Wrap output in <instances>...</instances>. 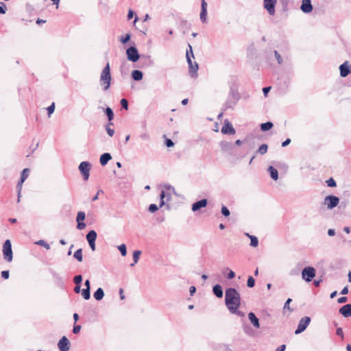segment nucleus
Returning <instances> with one entry per match:
<instances>
[{"instance_id":"1","label":"nucleus","mask_w":351,"mask_h":351,"mask_svg":"<svg viewBox=\"0 0 351 351\" xmlns=\"http://www.w3.org/2000/svg\"><path fill=\"white\" fill-rule=\"evenodd\" d=\"M225 303L229 311L238 308L241 305V297L239 293L234 288H228L225 292Z\"/></svg>"},{"instance_id":"2","label":"nucleus","mask_w":351,"mask_h":351,"mask_svg":"<svg viewBox=\"0 0 351 351\" xmlns=\"http://www.w3.org/2000/svg\"><path fill=\"white\" fill-rule=\"evenodd\" d=\"M111 74L110 64L108 62L106 66L103 69L100 75V84L103 86L104 90H107L111 82Z\"/></svg>"},{"instance_id":"3","label":"nucleus","mask_w":351,"mask_h":351,"mask_svg":"<svg viewBox=\"0 0 351 351\" xmlns=\"http://www.w3.org/2000/svg\"><path fill=\"white\" fill-rule=\"evenodd\" d=\"M189 51H186V60L189 64V73L192 77L197 76V70H198V64L197 62H194L193 64L191 57L194 58V55L192 50V47L189 45Z\"/></svg>"},{"instance_id":"4","label":"nucleus","mask_w":351,"mask_h":351,"mask_svg":"<svg viewBox=\"0 0 351 351\" xmlns=\"http://www.w3.org/2000/svg\"><path fill=\"white\" fill-rule=\"evenodd\" d=\"M2 252L5 261L10 263L13 260V252L12 243L10 239H7L3 244Z\"/></svg>"},{"instance_id":"5","label":"nucleus","mask_w":351,"mask_h":351,"mask_svg":"<svg viewBox=\"0 0 351 351\" xmlns=\"http://www.w3.org/2000/svg\"><path fill=\"white\" fill-rule=\"evenodd\" d=\"M316 271L313 267H305L302 271V277L306 282H311L315 276Z\"/></svg>"},{"instance_id":"6","label":"nucleus","mask_w":351,"mask_h":351,"mask_svg":"<svg viewBox=\"0 0 351 351\" xmlns=\"http://www.w3.org/2000/svg\"><path fill=\"white\" fill-rule=\"evenodd\" d=\"M79 171L82 175L84 180H88L90 176V170L91 168V164L87 161L82 162L79 165Z\"/></svg>"},{"instance_id":"7","label":"nucleus","mask_w":351,"mask_h":351,"mask_svg":"<svg viewBox=\"0 0 351 351\" xmlns=\"http://www.w3.org/2000/svg\"><path fill=\"white\" fill-rule=\"evenodd\" d=\"M339 202V198L335 195H328L324 198V204L328 210H332L336 207Z\"/></svg>"},{"instance_id":"8","label":"nucleus","mask_w":351,"mask_h":351,"mask_svg":"<svg viewBox=\"0 0 351 351\" xmlns=\"http://www.w3.org/2000/svg\"><path fill=\"white\" fill-rule=\"evenodd\" d=\"M127 58L132 62H137L140 58V55L135 46H131L126 49Z\"/></svg>"},{"instance_id":"9","label":"nucleus","mask_w":351,"mask_h":351,"mask_svg":"<svg viewBox=\"0 0 351 351\" xmlns=\"http://www.w3.org/2000/svg\"><path fill=\"white\" fill-rule=\"evenodd\" d=\"M310 322H311V317H307V316L302 317L299 322L298 328L295 331V334L298 335V334L302 332L303 331H304L306 330V328L308 327V326L309 325Z\"/></svg>"},{"instance_id":"10","label":"nucleus","mask_w":351,"mask_h":351,"mask_svg":"<svg viewBox=\"0 0 351 351\" xmlns=\"http://www.w3.org/2000/svg\"><path fill=\"white\" fill-rule=\"evenodd\" d=\"M139 59L141 68H148L152 66L154 64L152 57L149 55H142Z\"/></svg>"},{"instance_id":"11","label":"nucleus","mask_w":351,"mask_h":351,"mask_svg":"<svg viewBox=\"0 0 351 351\" xmlns=\"http://www.w3.org/2000/svg\"><path fill=\"white\" fill-rule=\"evenodd\" d=\"M97 236V232L95 230H90L86 234V240L93 251L95 250V240Z\"/></svg>"},{"instance_id":"12","label":"nucleus","mask_w":351,"mask_h":351,"mask_svg":"<svg viewBox=\"0 0 351 351\" xmlns=\"http://www.w3.org/2000/svg\"><path fill=\"white\" fill-rule=\"evenodd\" d=\"M276 3L277 0H264V8L270 15L275 14V5Z\"/></svg>"},{"instance_id":"13","label":"nucleus","mask_w":351,"mask_h":351,"mask_svg":"<svg viewBox=\"0 0 351 351\" xmlns=\"http://www.w3.org/2000/svg\"><path fill=\"white\" fill-rule=\"evenodd\" d=\"M60 351H69L70 349V342L69 339L63 336L58 343Z\"/></svg>"},{"instance_id":"14","label":"nucleus","mask_w":351,"mask_h":351,"mask_svg":"<svg viewBox=\"0 0 351 351\" xmlns=\"http://www.w3.org/2000/svg\"><path fill=\"white\" fill-rule=\"evenodd\" d=\"M221 132L223 134H234L236 131L234 128H233L232 123L226 120L225 121V123L223 126L221 128Z\"/></svg>"},{"instance_id":"15","label":"nucleus","mask_w":351,"mask_h":351,"mask_svg":"<svg viewBox=\"0 0 351 351\" xmlns=\"http://www.w3.org/2000/svg\"><path fill=\"white\" fill-rule=\"evenodd\" d=\"M230 95L232 97L234 101L232 102V104H231V103H229V101H228L226 103L227 108H232L233 106H234L237 104V102L239 101V99L240 98L239 93L237 90H233L232 88H231Z\"/></svg>"},{"instance_id":"16","label":"nucleus","mask_w":351,"mask_h":351,"mask_svg":"<svg viewBox=\"0 0 351 351\" xmlns=\"http://www.w3.org/2000/svg\"><path fill=\"white\" fill-rule=\"evenodd\" d=\"M350 69L351 66L348 64V62H345L339 66L340 75L343 77L348 76L351 71Z\"/></svg>"},{"instance_id":"17","label":"nucleus","mask_w":351,"mask_h":351,"mask_svg":"<svg viewBox=\"0 0 351 351\" xmlns=\"http://www.w3.org/2000/svg\"><path fill=\"white\" fill-rule=\"evenodd\" d=\"M301 10L304 13H309L313 10V5L311 0H302V5L300 6Z\"/></svg>"},{"instance_id":"18","label":"nucleus","mask_w":351,"mask_h":351,"mask_svg":"<svg viewBox=\"0 0 351 351\" xmlns=\"http://www.w3.org/2000/svg\"><path fill=\"white\" fill-rule=\"evenodd\" d=\"M206 15H207V3L205 0H202L200 20L202 23L206 22Z\"/></svg>"},{"instance_id":"19","label":"nucleus","mask_w":351,"mask_h":351,"mask_svg":"<svg viewBox=\"0 0 351 351\" xmlns=\"http://www.w3.org/2000/svg\"><path fill=\"white\" fill-rule=\"evenodd\" d=\"M208 201L206 199H202L199 201H197L193 204L192 205V210L193 211H197L199 209L204 208L207 206Z\"/></svg>"},{"instance_id":"20","label":"nucleus","mask_w":351,"mask_h":351,"mask_svg":"<svg viewBox=\"0 0 351 351\" xmlns=\"http://www.w3.org/2000/svg\"><path fill=\"white\" fill-rule=\"evenodd\" d=\"M339 312L345 317H351V304H347L341 306L339 308Z\"/></svg>"},{"instance_id":"21","label":"nucleus","mask_w":351,"mask_h":351,"mask_svg":"<svg viewBox=\"0 0 351 351\" xmlns=\"http://www.w3.org/2000/svg\"><path fill=\"white\" fill-rule=\"evenodd\" d=\"M248 318L252 324L253 325V326L256 329H258L260 328L259 319L257 318V317L254 313L250 312L248 314Z\"/></svg>"},{"instance_id":"22","label":"nucleus","mask_w":351,"mask_h":351,"mask_svg":"<svg viewBox=\"0 0 351 351\" xmlns=\"http://www.w3.org/2000/svg\"><path fill=\"white\" fill-rule=\"evenodd\" d=\"M171 199V194L165 193L164 191H162L160 194V207L165 205V201L169 202Z\"/></svg>"},{"instance_id":"23","label":"nucleus","mask_w":351,"mask_h":351,"mask_svg":"<svg viewBox=\"0 0 351 351\" xmlns=\"http://www.w3.org/2000/svg\"><path fill=\"white\" fill-rule=\"evenodd\" d=\"M111 158H112V156H111L110 154L104 153V154H101L100 156V159H99L100 164L102 166H104L108 162L109 160H111Z\"/></svg>"},{"instance_id":"24","label":"nucleus","mask_w":351,"mask_h":351,"mask_svg":"<svg viewBox=\"0 0 351 351\" xmlns=\"http://www.w3.org/2000/svg\"><path fill=\"white\" fill-rule=\"evenodd\" d=\"M213 292L215 295L219 298H221L223 296V289L220 285H215L213 287Z\"/></svg>"},{"instance_id":"25","label":"nucleus","mask_w":351,"mask_h":351,"mask_svg":"<svg viewBox=\"0 0 351 351\" xmlns=\"http://www.w3.org/2000/svg\"><path fill=\"white\" fill-rule=\"evenodd\" d=\"M104 112L108 117V125H113V123L112 122V119H114V112L112 110L110 107H107Z\"/></svg>"},{"instance_id":"26","label":"nucleus","mask_w":351,"mask_h":351,"mask_svg":"<svg viewBox=\"0 0 351 351\" xmlns=\"http://www.w3.org/2000/svg\"><path fill=\"white\" fill-rule=\"evenodd\" d=\"M267 171L273 180H277L278 179V172L276 168H274L272 166H270L268 167Z\"/></svg>"},{"instance_id":"27","label":"nucleus","mask_w":351,"mask_h":351,"mask_svg":"<svg viewBox=\"0 0 351 351\" xmlns=\"http://www.w3.org/2000/svg\"><path fill=\"white\" fill-rule=\"evenodd\" d=\"M143 74L139 70H134L132 72V77L135 81H140L143 79Z\"/></svg>"},{"instance_id":"28","label":"nucleus","mask_w":351,"mask_h":351,"mask_svg":"<svg viewBox=\"0 0 351 351\" xmlns=\"http://www.w3.org/2000/svg\"><path fill=\"white\" fill-rule=\"evenodd\" d=\"M93 296L96 300H101L104 296V291L101 288H98L94 293Z\"/></svg>"},{"instance_id":"29","label":"nucleus","mask_w":351,"mask_h":351,"mask_svg":"<svg viewBox=\"0 0 351 351\" xmlns=\"http://www.w3.org/2000/svg\"><path fill=\"white\" fill-rule=\"evenodd\" d=\"M220 146L221 149L225 152H228L232 148V144L228 141L221 142Z\"/></svg>"},{"instance_id":"30","label":"nucleus","mask_w":351,"mask_h":351,"mask_svg":"<svg viewBox=\"0 0 351 351\" xmlns=\"http://www.w3.org/2000/svg\"><path fill=\"white\" fill-rule=\"evenodd\" d=\"M141 254V252L140 250H135L133 252L132 256H133L134 263L130 264L131 267H133L136 263H138Z\"/></svg>"},{"instance_id":"31","label":"nucleus","mask_w":351,"mask_h":351,"mask_svg":"<svg viewBox=\"0 0 351 351\" xmlns=\"http://www.w3.org/2000/svg\"><path fill=\"white\" fill-rule=\"evenodd\" d=\"M273 123L270 121H267L266 123H263L261 124V129L262 131H267L272 128Z\"/></svg>"},{"instance_id":"32","label":"nucleus","mask_w":351,"mask_h":351,"mask_svg":"<svg viewBox=\"0 0 351 351\" xmlns=\"http://www.w3.org/2000/svg\"><path fill=\"white\" fill-rule=\"evenodd\" d=\"M73 256L75 258H76L78 261L82 262L83 259L82 256V250L78 249L74 252Z\"/></svg>"},{"instance_id":"33","label":"nucleus","mask_w":351,"mask_h":351,"mask_svg":"<svg viewBox=\"0 0 351 351\" xmlns=\"http://www.w3.org/2000/svg\"><path fill=\"white\" fill-rule=\"evenodd\" d=\"M35 244L40 245V246H43L47 250L50 249V245L45 241H44L43 239L36 241Z\"/></svg>"},{"instance_id":"34","label":"nucleus","mask_w":351,"mask_h":351,"mask_svg":"<svg viewBox=\"0 0 351 351\" xmlns=\"http://www.w3.org/2000/svg\"><path fill=\"white\" fill-rule=\"evenodd\" d=\"M82 295L85 300H88L90 298V292L88 289H83L82 291Z\"/></svg>"},{"instance_id":"35","label":"nucleus","mask_w":351,"mask_h":351,"mask_svg":"<svg viewBox=\"0 0 351 351\" xmlns=\"http://www.w3.org/2000/svg\"><path fill=\"white\" fill-rule=\"evenodd\" d=\"M250 238V245L252 247H256L258 244V240L255 236H250L248 234H247Z\"/></svg>"},{"instance_id":"36","label":"nucleus","mask_w":351,"mask_h":351,"mask_svg":"<svg viewBox=\"0 0 351 351\" xmlns=\"http://www.w3.org/2000/svg\"><path fill=\"white\" fill-rule=\"evenodd\" d=\"M29 170L27 168H25L23 170L21 176V180L22 182H25L27 178L29 176Z\"/></svg>"},{"instance_id":"37","label":"nucleus","mask_w":351,"mask_h":351,"mask_svg":"<svg viewBox=\"0 0 351 351\" xmlns=\"http://www.w3.org/2000/svg\"><path fill=\"white\" fill-rule=\"evenodd\" d=\"M267 148H268V146L266 144H263L262 145L260 146V147L258 148L257 152L259 153L261 155H263L265 154V153H267Z\"/></svg>"},{"instance_id":"38","label":"nucleus","mask_w":351,"mask_h":351,"mask_svg":"<svg viewBox=\"0 0 351 351\" xmlns=\"http://www.w3.org/2000/svg\"><path fill=\"white\" fill-rule=\"evenodd\" d=\"M118 249L120 251L121 254L123 256H126V254H127V247H126V245L125 244L123 243V244L120 245L119 246H118Z\"/></svg>"},{"instance_id":"39","label":"nucleus","mask_w":351,"mask_h":351,"mask_svg":"<svg viewBox=\"0 0 351 351\" xmlns=\"http://www.w3.org/2000/svg\"><path fill=\"white\" fill-rule=\"evenodd\" d=\"M86 214L83 211H79L77 215L76 221H83L85 219Z\"/></svg>"},{"instance_id":"40","label":"nucleus","mask_w":351,"mask_h":351,"mask_svg":"<svg viewBox=\"0 0 351 351\" xmlns=\"http://www.w3.org/2000/svg\"><path fill=\"white\" fill-rule=\"evenodd\" d=\"M255 285V280L252 276H249L247 281V286L250 288L254 287Z\"/></svg>"},{"instance_id":"41","label":"nucleus","mask_w":351,"mask_h":351,"mask_svg":"<svg viewBox=\"0 0 351 351\" xmlns=\"http://www.w3.org/2000/svg\"><path fill=\"white\" fill-rule=\"evenodd\" d=\"M131 38V35L130 34H127L124 37H121L119 40L121 43L125 44L127 43Z\"/></svg>"},{"instance_id":"42","label":"nucleus","mask_w":351,"mask_h":351,"mask_svg":"<svg viewBox=\"0 0 351 351\" xmlns=\"http://www.w3.org/2000/svg\"><path fill=\"white\" fill-rule=\"evenodd\" d=\"M159 208H160V207L158 206L156 204H152L149 205V206L148 208V210L150 213H155L156 211H157Z\"/></svg>"},{"instance_id":"43","label":"nucleus","mask_w":351,"mask_h":351,"mask_svg":"<svg viewBox=\"0 0 351 351\" xmlns=\"http://www.w3.org/2000/svg\"><path fill=\"white\" fill-rule=\"evenodd\" d=\"M110 125H108V123L107 125H106V130L107 134L110 136H112L114 134V129L110 128Z\"/></svg>"},{"instance_id":"44","label":"nucleus","mask_w":351,"mask_h":351,"mask_svg":"<svg viewBox=\"0 0 351 351\" xmlns=\"http://www.w3.org/2000/svg\"><path fill=\"white\" fill-rule=\"evenodd\" d=\"M7 11V6L3 2H0V14H5Z\"/></svg>"},{"instance_id":"45","label":"nucleus","mask_w":351,"mask_h":351,"mask_svg":"<svg viewBox=\"0 0 351 351\" xmlns=\"http://www.w3.org/2000/svg\"><path fill=\"white\" fill-rule=\"evenodd\" d=\"M326 184L329 187H335L337 185L335 180L332 178L326 180Z\"/></svg>"},{"instance_id":"46","label":"nucleus","mask_w":351,"mask_h":351,"mask_svg":"<svg viewBox=\"0 0 351 351\" xmlns=\"http://www.w3.org/2000/svg\"><path fill=\"white\" fill-rule=\"evenodd\" d=\"M221 213L225 217H228L230 215V210L225 206H222V207H221Z\"/></svg>"},{"instance_id":"47","label":"nucleus","mask_w":351,"mask_h":351,"mask_svg":"<svg viewBox=\"0 0 351 351\" xmlns=\"http://www.w3.org/2000/svg\"><path fill=\"white\" fill-rule=\"evenodd\" d=\"M55 110V104L52 103L48 108H47V113L48 116L50 117L52 113H53Z\"/></svg>"},{"instance_id":"48","label":"nucleus","mask_w":351,"mask_h":351,"mask_svg":"<svg viewBox=\"0 0 351 351\" xmlns=\"http://www.w3.org/2000/svg\"><path fill=\"white\" fill-rule=\"evenodd\" d=\"M82 281V275H77L74 277L73 282L75 285H80Z\"/></svg>"},{"instance_id":"49","label":"nucleus","mask_w":351,"mask_h":351,"mask_svg":"<svg viewBox=\"0 0 351 351\" xmlns=\"http://www.w3.org/2000/svg\"><path fill=\"white\" fill-rule=\"evenodd\" d=\"M274 56L275 58L279 64H281L282 63V58L280 53L277 51H274Z\"/></svg>"},{"instance_id":"50","label":"nucleus","mask_w":351,"mask_h":351,"mask_svg":"<svg viewBox=\"0 0 351 351\" xmlns=\"http://www.w3.org/2000/svg\"><path fill=\"white\" fill-rule=\"evenodd\" d=\"M120 103H121V105L123 108H124L125 110L128 109V102L127 99H122L121 100Z\"/></svg>"},{"instance_id":"51","label":"nucleus","mask_w":351,"mask_h":351,"mask_svg":"<svg viewBox=\"0 0 351 351\" xmlns=\"http://www.w3.org/2000/svg\"><path fill=\"white\" fill-rule=\"evenodd\" d=\"M231 313L236 314L239 317H244L245 313L242 311H238V308H235V311L234 310L230 311Z\"/></svg>"},{"instance_id":"52","label":"nucleus","mask_w":351,"mask_h":351,"mask_svg":"<svg viewBox=\"0 0 351 351\" xmlns=\"http://www.w3.org/2000/svg\"><path fill=\"white\" fill-rule=\"evenodd\" d=\"M291 301H292V300L291 298H288L287 300V301L285 302V305H284V309H288L291 311H293V309H291V308L289 306V304Z\"/></svg>"},{"instance_id":"53","label":"nucleus","mask_w":351,"mask_h":351,"mask_svg":"<svg viewBox=\"0 0 351 351\" xmlns=\"http://www.w3.org/2000/svg\"><path fill=\"white\" fill-rule=\"evenodd\" d=\"M77 228L79 229V230H83L86 227V223H84L83 221H77Z\"/></svg>"},{"instance_id":"54","label":"nucleus","mask_w":351,"mask_h":351,"mask_svg":"<svg viewBox=\"0 0 351 351\" xmlns=\"http://www.w3.org/2000/svg\"><path fill=\"white\" fill-rule=\"evenodd\" d=\"M81 330V326L80 325H74L73 328V332L74 334H77Z\"/></svg>"},{"instance_id":"55","label":"nucleus","mask_w":351,"mask_h":351,"mask_svg":"<svg viewBox=\"0 0 351 351\" xmlns=\"http://www.w3.org/2000/svg\"><path fill=\"white\" fill-rule=\"evenodd\" d=\"M24 182H22V180H20L16 185V189H17V191L18 192H19V194L21 193V189H22V186H23V184Z\"/></svg>"},{"instance_id":"56","label":"nucleus","mask_w":351,"mask_h":351,"mask_svg":"<svg viewBox=\"0 0 351 351\" xmlns=\"http://www.w3.org/2000/svg\"><path fill=\"white\" fill-rule=\"evenodd\" d=\"M9 275L10 273L8 270L1 271V277L4 279H8L9 278Z\"/></svg>"},{"instance_id":"57","label":"nucleus","mask_w":351,"mask_h":351,"mask_svg":"<svg viewBox=\"0 0 351 351\" xmlns=\"http://www.w3.org/2000/svg\"><path fill=\"white\" fill-rule=\"evenodd\" d=\"M165 145L167 147H171L174 145V143L171 139L167 138L165 141Z\"/></svg>"},{"instance_id":"58","label":"nucleus","mask_w":351,"mask_h":351,"mask_svg":"<svg viewBox=\"0 0 351 351\" xmlns=\"http://www.w3.org/2000/svg\"><path fill=\"white\" fill-rule=\"evenodd\" d=\"M347 300H348L347 297H346V296H342V297H340L339 298H338L337 302H338V303H339V304H342V303H345V302H347Z\"/></svg>"},{"instance_id":"59","label":"nucleus","mask_w":351,"mask_h":351,"mask_svg":"<svg viewBox=\"0 0 351 351\" xmlns=\"http://www.w3.org/2000/svg\"><path fill=\"white\" fill-rule=\"evenodd\" d=\"M235 277V273L232 270H230L227 275L228 279H232Z\"/></svg>"},{"instance_id":"60","label":"nucleus","mask_w":351,"mask_h":351,"mask_svg":"<svg viewBox=\"0 0 351 351\" xmlns=\"http://www.w3.org/2000/svg\"><path fill=\"white\" fill-rule=\"evenodd\" d=\"M336 334L338 335V336H341V337H343V330L342 328H338L336 330Z\"/></svg>"},{"instance_id":"61","label":"nucleus","mask_w":351,"mask_h":351,"mask_svg":"<svg viewBox=\"0 0 351 351\" xmlns=\"http://www.w3.org/2000/svg\"><path fill=\"white\" fill-rule=\"evenodd\" d=\"M74 291L76 293H79L81 291V286H80V285H75V287L74 288Z\"/></svg>"},{"instance_id":"62","label":"nucleus","mask_w":351,"mask_h":351,"mask_svg":"<svg viewBox=\"0 0 351 351\" xmlns=\"http://www.w3.org/2000/svg\"><path fill=\"white\" fill-rule=\"evenodd\" d=\"M196 291V288L195 286H191L189 288V292L191 295H193Z\"/></svg>"},{"instance_id":"63","label":"nucleus","mask_w":351,"mask_h":351,"mask_svg":"<svg viewBox=\"0 0 351 351\" xmlns=\"http://www.w3.org/2000/svg\"><path fill=\"white\" fill-rule=\"evenodd\" d=\"M290 143H291V139H290V138H287L285 141H283V142H282V147H286V146H287Z\"/></svg>"},{"instance_id":"64","label":"nucleus","mask_w":351,"mask_h":351,"mask_svg":"<svg viewBox=\"0 0 351 351\" xmlns=\"http://www.w3.org/2000/svg\"><path fill=\"white\" fill-rule=\"evenodd\" d=\"M134 12L132 10H130L128 12V16H127L128 19L130 20V19H132L134 16Z\"/></svg>"}]
</instances>
